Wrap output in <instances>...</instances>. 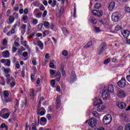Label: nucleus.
<instances>
[{
  "label": "nucleus",
  "instance_id": "obj_40",
  "mask_svg": "<svg viewBox=\"0 0 130 130\" xmlns=\"http://www.w3.org/2000/svg\"><path fill=\"white\" fill-rule=\"evenodd\" d=\"M0 128H6V129L7 130L8 129V126H7V125H6L5 123H3L1 125Z\"/></svg>",
  "mask_w": 130,
  "mask_h": 130
},
{
  "label": "nucleus",
  "instance_id": "obj_18",
  "mask_svg": "<svg viewBox=\"0 0 130 130\" xmlns=\"http://www.w3.org/2000/svg\"><path fill=\"white\" fill-rule=\"evenodd\" d=\"M10 114H11V112L9 111L7 113H6L3 114L1 116V117H2V118H4V119H8V118H9V117H10Z\"/></svg>",
  "mask_w": 130,
  "mask_h": 130
},
{
  "label": "nucleus",
  "instance_id": "obj_30",
  "mask_svg": "<svg viewBox=\"0 0 130 130\" xmlns=\"http://www.w3.org/2000/svg\"><path fill=\"white\" fill-rule=\"evenodd\" d=\"M11 80L12 82L10 83V87L13 88L14 86H16V82H15V78H14L13 77H11Z\"/></svg>",
  "mask_w": 130,
  "mask_h": 130
},
{
  "label": "nucleus",
  "instance_id": "obj_19",
  "mask_svg": "<svg viewBox=\"0 0 130 130\" xmlns=\"http://www.w3.org/2000/svg\"><path fill=\"white\" fill-rule=\"evenodd\" d=\"M107 91L110 93H113L114 92V87H113L112 84L109 85Z\"/></svg>",
  "mask_w": 130,
  "mask_h": 130
},
{
  "label": "nucleus",
  "instance_id": "obj_29",
  "mask_svg": "<svg viewBox=\"0 0 130 130\" xmlns=\"http://www.w3.org/2000/svg\"><path fill=\"white\" fill-rule=\"evenodd\" d=\"M94 43L92 41H89L87 45L84 46V48H89V47H91L92 45H93Z\"/></svg>",
  "mask_w": 130,
  "mask_h": 130
},
{
  "label": "nucleus",
  "instance_id": "obj_47",
  "mask_svg": "<svg viewBox=\"0 0 130 130\" xmlns=\"http://www.w3.org/2000/svg\"><path fill=\"white\" fill-rule=\"evenodd\" d=\"M41 120L43 122H44L45 123H46L47 122V120H46V118L44 117H42L41 118Z\"/></svg>",
  "mask_w": 130,
  "mask_h": 130
},
{
  "label": "nucleus",
  "instance_id": "obj_48",
  "mask_svg": "<svg viewBox=\"0 0 130 130\" xmlns=\"http://www.w3.org/2000/svg\"><path fill=\"white\" fill-rule=\"evenodd\" d=\"M125 130H130V123L125 125Z\"/></svg>",
  "mask_w": 130,
  "mask_h": 130
},
{
  "label": "nucleus",
  "instance_id": "obj_22",
  "mask_svg": "<svg viewBox=\"0 0 130 130\" xmlns=\"http://www.w3.org/2000/svg\"><path fill=\"white\" fill-rule=\"evenodd\" d=\"M9 111H10V110H9L8 108L2 109L0 111V116H2L4 113L9 112Z\"/></svg>",
  "mask_w": 130,
  "mask_h": 130
},
{
  "label": "nucleus",
  "instance_id": "obj_62",
  "mask_svg": "<svg viewBox=\"0 0 130 130\" xmlns=\"http://www.w3.org/2000/svg\"><path fill=\"white\" fill-rule=\"evenodd\" d=\"M112 62H118V60L116 59V58H113L112 59Z\"/></svg>",
  "mask_w": 130,
  "mask_h": 130
},
{
  "label": "nucleus",
  "instance_id": "obj_25",
  "mask_svg": "<svg viewBox=\"0 0 130 130\" xmlns=\"http://www.w3.org/2000/svg\"><path fill=\"white\" fill-rule=\"evenodd\" d=\"M29 92H30V96L31 97H35V96H36L37 95L36 92H35V90H34V89L31 88L29 90Z\"/></svg>",
  "mask_w": 130,
  "mask_h": 130
},
{
  "label": "nucleus",
  "instance_id": "obj_50",
  "mask_svg": "<svg viewBox=\"0 0 130 130\" xmlns=\"http://www.w3.org/2000/svg\"><path fill=\"white\" fill-rule=\"evenodd\" d=\"M18 107H19V102L18 101H17V102H16V104H15V107H14V108H15V112H16V111H17V109L18 108Z\"/></svg>",
  "mask_w": 130,
  "mask_h": 130
},
{
  "label": "nucleus",
  "instance_id": "obj_3",
  "mask_svg": "<svg viewBox=\"0 0 130 130\" xmlns=\"http://www.w3.org/2000/svg\"><path fill=\"white\" fill-rule=\"evenodd\" d=\"M111 120H112V116L110 114L105 115L103 118V122L105 125L110 124L111 123Z\"/></svg>",
  "mask_w": 130,
  "mask_h": 130
},
{
  "label": "nucleus",
  "instance_id": "obj_44",
  "mask_svg": "<svg viewBox=\"0 0 130 130\" xmlns=\"http://www.w3.org/2000/svg\"><path fill=\"white\" fill-rule=\"evenodd\" d=\"M3 70H4V72H5L6 74H9V73H10V72L11 71V69H6L5 68H3Z\"/></svg>",
  "mask_w": 130,
  "mask_h": 130
},
{
  "label": "nucleus",
  "instance_id": "obj_24",
  "mask_svg": "<svg viewBox=\"0 0 130 130\" xmlns=\"http://www.w3.org/2000/svg\"><path fill=\"white\" fill-rule=\"evenodd\" d=\"M122 117L123 118V119H124V121L125 122H129L130 120L127 117V115L126 114H122Z\"/></svg>",
  "mask_w": 130,
  "mask_h": 130
},
{
  "label": "nucleus",
  "instance_id": "obj_59",
  "mask_svg": "<svg viewBox=\"0 0 130 130\" xmlns=\"http://www.w3.org/2000/svg\"><path fill=\"white\" fill-rule=\"evenodd\" d=\"M13 53H15L16 51H17V48L16 47H13L12 48Z\"/></svg>",
  "mask_w": 130,
  "mask_h": 130
},
{
  "label": "nucleus",
  "instance_id": "obj_57",
  "mask_svg": "<svg viewBox=\"0 0 130 130\" xmlns=\"http://www.w3.org/2000/svg\"><path fill=\"white\" fill-rule=\"evenodd\" d=\"M79 40L80 42H84V41H85V38H84V37H80L79 38Z\"/></svg>",
  "mask_w": 130,
  "mask_h": 130
},
{
  "label": "nucleus",
  "instance_id": "obj_36",
  "mask_svg": "<svg viewBox=\"0 0 130 130\" xmlns=\"http://www.w3.org/2000/svg\"><path fill=\"white\" fill-rule=\"evenodd\" d=\"M1 80L0 81V83L1 84V85H2L3 86H5L6 85V82L5 81V79L3 78V77H2L1 78Z\"/></svg>",
  "mask_w": 130,
  "mask_h": 130
},
{
  "label": "nucleus",
  "instance_id": "obj_14",
  "mask_svg": "<svg viewBox=\"0 0 130 130\" xmlns=\"http://www.w3.org/2000/svg\"><path fill=\"white\" fill-rule=\"evenodd\" d=\"M117 106L119 107V108H120V109H124V108H125V107H126V105L123 102H118L117 103Z\"/></svg>",
  "mask_w": 130,
  "mask_h": 130
},
{
  "label": "nucleus",
  "instance_id": "obj_46",
  "mask_svg": "<svg viewBox=\"0 0 130 130\" xmlns=\"http://www.w3.org/2000/svg\"><path fill=\"white\" fill-rule=\"evenodd\" d=\"M56 77H58L59 78H57V81H59V80L60 79V77H61V74H60V72H57L56 74Z\"/></svg>",
  "mask_w": 130,
  "mask_h": 130
},
{
  "label": "nucleus",
  "instance_id": "obj_6",
  "mask_svg": "<svg viewBox=\"0 0 130 130\" xmlns=\"http://www.w3.org/2000/svg\"><path fill=\"white\" fill-rule=\"evenodd\" d=\"M88 122L89 125L91 127H94L97 124V120L95 118H91L89 120L85 121V123Z\"/></svg>",
  "mask_w": 130,
  "mask_h": 130
},
{
  "label": "nucleus",
  "instance_id": "obj_38",
  "mask_svg": "<svg viewBox=\"0 0 130 130\" xmlns=\"http://www.w3.org/2000/svg\"><path fill=\"white\" fill-rule=\"evenodd\" d=\"M53 62H54V60H53L50 62L49 67L51 69H54V63Z\"/></svg>",
  "mask_w": 130,
  "mask_h": 130
},
{
  "label": "nucleus",
  "instance_id": "obj_55",
  "mask_svg": "<svg viewBox=\"0 0 130 130\" xmlns=\"http://www.w3.org/2000/svg\"><path fill=\"white\" fill-rule=\"evenodd\" d=\"M109 62H110V58L106 59L104 61L105 64H107L108 63H109Z\"/></svg>",
  "mask_w": 130,
  "mask_h": 130
},
{
  "label": "nucleus",
  "instance_id": "obj_21",
  "mask_svg": "<svg viewBox=\"0 0 130 130\" xmlns=\"http://www.w3.org/2000/svg\"><path fill=\"white\" fill-rule=\"evenodd\" d=\"M30 23L33 26H36L38 24V19L35 18H32L30 20Z\"/></svg>",
  "mask_w": 130,
  "mask_h": 130
},
{
  "label": "nucleus",
  "instance_id": "obj_35",
  "mask_svg": "<svg viewBox=\"0 0 130 130\" xmlns=\"http://www.w3.org/2000/svg\"><path fill=\"white\" fill-rule=\"evenodd\" d=\"M100 8H101V4H100V3H96L95 5H94V9H100Z\"/></svg>",
  "mask_w": 130,
  "mask_h": 130
},
{
  "label": "nucleus",
  "instance_id": "obj_34",
  "mask_svg": "<svg viewBox=\"0 0 130 130\" xmlns=\"http://www.w3.org/2000/svg\"><path fill=\"white\" fill-rule=\"evenodd\" d=\"M4 98H7V97H9V95H10V93H9V91L8 90H5L4 91Z\"/></svg>",
  "mask_w": 130,
  "mask_h": 130
},
{
  "label": "nucleus",
  "instance_id": "obj_49",
  "mask_svg": "<svg viewBox=\"0 0 130 130\" xmlns=\"http://www.w3.org/2000/svg\"><path fill=\"white\" fill-rule=\"evenodd\" d=\"M12 82V77H11V79L7 78L6 79V83L7 85H10V82Z\"/></svg>",
  "mask_w": 130,
  "mask_h": 130
},
{
  "label": "nucleus",
  "instance_id": "obj_9",
  "mask_svg": "<svg viewBox=\"0 0 130 130\" xmlns=\"http://www.w3.org/2000/svg\"><path fill=\"white\" fill-rule=\"evenodd\" d=\"M125 85V79L124 77H122L121 79L118 82V85L121 88H124Z\"/></svg>",
  "mask_w": 130,
  "mask_h": 130
},
{
  "label": "nucleus",
  "instance_id": "obj_37",
  "mask_svg": "<svg viewBox=\"0 0 130 130\" xmlns=\"http://www.w3.org/2000/svg\"><path fill=\"white\" fill-rule=\"evenodd\" d=\"M125 11L127 13H130V7L128 5L125 6Z\"/></svg>",
  "mask_w": 130,
  "mask_h": 130
},
{
  "label": "nucleus",
  "instance_id": "obj_10",
  "mask_svg": "<svg viewBox=\"0 0 130 130\" xmlns=\"http://www.w3.org/2000/svg\"><path fill=\"white\" fill-rule=\"evenodd\" d=\"M117 95L120 98H124L125 97V92L122 90H118L117 91Z\"/></svg>",
  "mask_w": 130,
  "mask_h": 130
},
{
  "label": "nucleus",
  "instance_id": "obj_64",
  "mask_svg": "<svg viewBox=\"0 0 130 130\" xmlns=\"http://www.w3.org/2000/svg\"><path fill=\"white\" fill-rule=\"evenodd\" d=\"M95 130H105V129L103 127H101L95 129Z\"/></svg>",
  "mask_w": 130,
  "mask_h": 130
},
{
  "label": "nucleus",
  "instance_id": "obj_12",
  "mask_svg": "<svg viewBox=\"0 0 130 130\" xmlns=\"http://www.w3.org/2000/svg\"><path fill=\"white\" fill-rule=\"evenodd\" d=\"M56 109H59L60 108V106H61V101L60 100V96H57V99L56 100Z\"/></svg>",
  "mask_w": 130,
  "mask_h": 130
},
{
  "label": "nucleus",
  "instance_id": "obj_32",
  "mask_svg": "<svg viewBox=\"0 0 130 130\" xmlns=\"http://www.w3.org/2000/svg\"><path fill=\"white\" fill-rule=\"evenodd\" d=\"M26 24H22L21 25V28L23 30V31H22V33L23 35H24L25 33H26Z\"/></svg>",
  "mask_w": 130,
  "mask_h": 130
},
{
  "label": "nucleus",
  "instance_id": "obj_58",
  "mask_svg": "<svg viewBox=\"0 0 130 130\" xmlns=\"http://www.w3.org/2000/svg\"><path fill=\"white\" fill-rule=\"evenodd\" d=\"M6 66L10 67L11 66V61L9 59H7Z\"/></svg>",
  "mask_w": 130,
  "mask_h": 130
},
{
  "label": "nucleus",
  "instance_id": "obj_28",
  "mask_svg": "<svg viewBox=\"0 0 130 130\" xmlns=\"http://www.w3.org/2000/svg\"><path fill=\"white\" fill-rule=\"evenodd\" d=\"M38 46L40 47L41 50H43V46H44V44L41 41H39L38 42Z\"/></svg>",
  "mask_w": 130,
  "mask_h": 130
},
{
  "label": "nucleus",
  "instance_id": "obj_26",
  "mask_svg": "<svg viewBox=\"0 0 130 130\" xmlns=\"http://www.w3.org/2000/svg\"><path fill=\"white\" fill-rule=\"evenodd\" d=\"M64 67L63 66L61 65V66L60 68L61 74L63 76V77H67V74H66V71H64Z\"/></svg>",
  "mask_w": 130,
  "mask_h": 130
},
{
  "label": "nucleus",
  "instance_id": "obj_56",
  "mask_svg": "<svg viewBox=\"0 0 130 130\" xmlns=\"http://www.w3.org/2000/svg\"><path fill=\"white\" fill-rule=\"evenodd\" d=\"M3 44L4 46H6L8 44V41L6 39H4L3 42Z\"/></svg>",
  "mask_w": 130,
  "mask_h": 130
},
{
  "label": "nucleus",
  "instance_id": "obj_17",
  "mask_svg": "<svg viewBox=\"0 0 130 130\" xmlns=\"http://www.w3.org/2000/svg\"><path fill=\"white\" fill-rule=\"evenodd\" d=\"M89 22L91 23L93 25H96V24H97V20L92 16L89 18Z\"/></svg>",
  "mask_w": 130,
  "mask_h": 130
},
{
  "label": "nucleus",
  "instance_id": "obj_52",
  "mask_svg": "<svg viewBox=\"0 0 130 130\" xmlns=\"http://www.w3.org/2000/svg\"><path fill=\"white\" fill-rule=\"evenodd\" d=\"M55 73H56V71L53 70H50V75H51V76H52V75H54V74H55Z\"/></svg>",
  "mask_w": 130,
  "mask_h": 130
},
{
  "label": "nucleus",
  "instance_id": "obj_53",
  "mask_svg": "<svg viewBox=\"0 0 130 130\" xmlns=\"http://www.w3.org/2000/svg\"><path fill=\"white\" fill-rule=\"evenodd\" d=\"M94 31H95V32H96V33H99V32H100V31H101L100 28L95 27L94 28Z\"/></svg>",
  "mask_w": 130,
  "mask_h": 130
},
{
  "label": "nucleus",
  "instance_id": "obj_2",
  "mask_svg": "<svg viewBox=\"0 0 130 130\" xmlns=\"http://www.w3.org/2000/svg\"><path fill=\"white\" fill-rule=\"evenodd\" d=\"M44 100V99L41 98L39 100V103H38V115H41L42 116V115H44L45 114V109L43 107H41V103L42 101Z\"/></svg>",
  "mask_w": 130,
  "mask_h": 130
},
{
  "label": "nucleus",
  "instance_id": "obj_60",
  "mask_svg": "<svg viewBox=\"0 0 130 130\" xmlns=\"http://www.w3.org/2000/svg\"><path fill=\"white\" fill-rule=\"evenodd\" d=\"M12 16H13V17H15V19H18L19 18V16L16 13H14Z\"/></svg>",
  "mask_w": 130,
  "mask_h": 130
},
{
  "label": "nucleus",
  "instance_id": "obj_33",
  "mask_svg": "<svg viewBox=\"0 0 130 130\" xmlns=\"http://www.w3.org/2000/svg\"><path fill=\"white\" fill-rule=\"evenodd\" d=\"M101 24H103V25H107L108 24V21L107 19H103L100 21Z\"/></svg>",
  "mask_w": 130,
  "mask_h": 130
},
{
  "label": "nucleus",
  "instance_id": "obj_51",
  "mask_svg": "<svg viewBox=\"0 0 130 130\" xmlns=\"http://www.w3.org/2000/svg\"><path fill=\"white\" fill-rule=\"evenodd\" d=\"M23 13L25 15H28V13H29V9L28 8H26L23 10Z\"/></svg>",
  "mask_w": 130,
  "mask_h": 130
},
{
  "label": "nucleus",
  "instance_id": "obj_13",
  "mask_svg": "<svg viewBox=\"0 0 130 130\" xmlns=\"http://www.w3.org/2000/svg\"><path fill=\"white\" fill-rule=\"evenodd\" d=\"M121 34L124 38H127L128 36H129L130 32L128 30H121Z\"/></svg>",
  "mask_w": 130,
  "mask_h": 130
},
{
  "label": "nucleus",
  "instance_id": "obj_11",
  "mask_svg": "<svg viewBox=\"0 0 130 130\" xmlns=\"http://www.w3.org/2000/svg\"><path fill=\"white\" fill-rule=\"evenodd\" d=\"M62 14H63V8L62 7H60L57 10L56 16L58 18H59V17L62 16Z\"/></svg>",
  "mask_w": 130,
  "mask_h": 130
},
{
  "label": "nucleus",
  "instance_id": "obj_7",
  "mask_svg": "<svg viewBox=\"0 0 130 130\" xmlns=\"http://www.w3.org/2000/svg\"><path fill=\"white\" fill-rule=\"evenodd\" d=\"M76 80H77V75H76V73H75V71H72L71 73L69 82L71 84H73V83H74Z\"/></svg>",
  "mask_w": 130,
  "mask_h": 130
},
{
  "label": "nucleus",
  "instance_id": "obj_5",
  "mask_svg": "<svg viewBox=\"0 0 130 130\" xmlns=\"http://www.w3.org/2000/svg\"><path fill=\"white\" fill-rule=\"evenodd\" d=\"M120 17H121V15H120L118 12L113 13L111 17L112 21L113 22H118L119 19H120Z\"/></svg>",
  "mask_w": 130,
  "mask_h": 130
},
{
  "label": "nucleus",
  "instance_id": "obj_16",
  "mask_svg": "<svg viewBox=\"0 0 130 130\" xmlns=\"http://www.w3.org/2000/svg\"><path fill=\"white\" fill-rule=\"evenodd\" d=\"M114 8H115V2H112L110 3L109 6L108 7V10L109 11H112Z\"/></svg>",
  "mask_w": 130,
  "mask_h": 130
},
{
  "label": "nucleus",
  "instance_id": "obj_54",
  "mask_svg": "<svg viewBox=\"0 0 130 130\" xmlns=\"http://www.w3.org/2000/svg\"><path fill=\"white\" fill-rule=\"evenodd\" d=\"M96 109H97L98 111H99L100 112H101V111H102V107L100 105H99L97 107Z\"/></svg>",
  "mask_w": 130,
  "mask_h": 130
},
{
  "label": "nucleus",
  "instance_id": "obj_45",
  "mask_svg": "<svg viewBox=\"0 0 130 130\" xmlns=\"http://www.w3.org/2000/svg\"><path fill=\"white\" fill-rule=\"evenodd\" d=\"M119 30H121V26L117 25L115 28V31H119Z\"/></svg>",
  "mask_w": 130,
  "mask_h": 130
},
{
  "label": "nucleus",
  "instance_id": "obj_1",
  "mask_svg": "<svg viewBox=\"0 0 130 130\" xmlns=\"http://www.w3.org/2000/svg\"><path fill=\"white\" fill-rule=\"evenodd\" d=\"M101 89L103 90V92L102 94V97L103 99L104 100H107L109 97H110V95L109 94V92L107 90H106V86L104 84H102L101 85Z\"/></svg>",
  "mask_w": 130,
  "mask_h": 130
},
{
  "label": "nucleus",
  "instance_id": "obj_31",
  "mask_svg": "<svg viewBox=\"0 0 130 130\" xmlns=\"http://www.w3.org/2000/svg\"><path fill=\"white\" fill-rule=\"evenodd\" d=\"M44 26L46 29H49L50 27V24L48 21L44 22Z\"/></svg>",
  "mask_w": 130,
  "mask_h": 130
},
{
  "label": "nucleus",
  "instance_id": "obj_15",
  "mask_svg": "<svg viewBox=\"0 0 130 130\" xmlns=\"http://www.w3.org/2000/svg\"><path fill=\"white\" fill-rule=\"evenodd\" d=\"M94 105V106H97V105H99V104H103V102L100 99H98L97 98H95L93 100Z\"/></svg>",
  "mask_w": 130,
  "mask_h": 130
},
{
  "label": "nucleus",
  "instance_id": "obj_23",
  "mask_svg": "<svg viewBox=\"0 0 130 130\" xmlns=\"http://www.w3.org/2000/svg\"><path fill=\"white\" fill-rule=\"evenodd\" d=\"M48 4L51 5L52 8H54L56 6V0H49Z\"/></svg>",
  "mask_w": 130,
  "mask_h": 130
},
{
  "label": "nucleus",
  "instance_id": "obj_27",
  "mask_svg": "<svg viewBox=\"0 0 130 130\" xmlns=\"http://www.w3.org/2000/svg\"><path fill=\"white\" fill-rule=\"evenodd\" d=\"M2 56L5 58H7L10 56V53L8 51H4L2 53Z\"/></svg>",
  "mask_w": 130,
  "mask_h": 130
},
{
  "label": "nucleus",
  "instance_id": "obj_41",
  "mask_svg": "<svg viewBox=\"0 0 130 130\" xmlns=\"http://www.w3.org/2000/svg\"><path fill=\"white\" fill-rule=\"evenodd\" d=\"M27 32H28V33H31V24H30V23L27 24Z\"/></svg>",
  "mask_w": 130,
  "mask_h": 130
},
{
  "label": "nucleus",
  "instance_id": "obj_42",
  "mask_svg": "<svg viewBox=\"0 0 130 130\" xmlns=\"http://www.w3.org/2000/svg\"><path fill=\"white\" fill-rule=\"evenodd\" d=\"M92 114L93 116H95V117H99V114H98L96 111H93L92 112Z\"/></svg>",
  "mask_w": 130,
  "mask_h": 130
},
{
  "label": "nucleus",
  "instance_id": "obj_20",
  "mask_svg": "<svg viewBox=\"0 0 130 130\" xmlns=\"http://www.w3.org/2000/svg\"><path fill=\"white\" fill-rule=\"evenodd\" d=\"M14 21H15V18L13 16H10L9 17V20L7 21V24L11 25V24H13L14 23Z\"/></svg>",
  "mask_w": 130,
  "mask_h": 130
},
{
  "label": "nucleus",
  "instance_id": "obj_63",
  "mask_svg": "<svg viewBox=\"0 0 130 130\" xmlns=\"http://www.w3.org/2000/svg\"><path fill=\"white\" fill-rule=\"evenodd\" d=\"M51 84L52 85V86L53 87L54 85H55V80H52L51 81Z\"/></svg>",
  "mask_w": 130,
  "mask_h": 130
},
{
  "label": "nucleus",
  "instance_id": "obj_4",
  "mask_svg": "<svg viewBox=\"0 0 130 130\" xmlns=\"http://www.w3.org/2000/svg\"><path fill=\"white\" fill-rule=\"evenodd\" d=\"M106 46L107 45L105 43H102L101 44L99 48L98 49V52L100 55L102 54V53H103V52L106 50Z\"/></svg>",
  "mask_w": 130,
  "mask_h": 130
},
{
  "label": "nucleus",
  "instance_id": "obj_43",
  "mask_svg": "<svg viewBox=\"0 0 130 130\" xmlns=\"http://www.w3.org/2000/svg\"><path fill=\"white\" fill-rule=\"evenodd\" d=\"M68 52L67 50H64L62 52V55L64 56H68Z\"/></svg>",
  "mask_w": 130,
  "mask_h": 130
},
{
  "label": "nucleus",
  "instance_id": "obj_61",
  "mask_svg": "<svg viewBox=\"0 0 130 130\" xmlns=\"http://www.w3.org/2000/svg\"><path fill=\"white\" fill-rule=\"evenodd\" d=\"M46 15H47V11L45 10L44 11V13L42 15V17L43 18H45V17H46Z\"/></svg>",
  "mask_w": 130,
  "mask_h": 130
},
{
  "label": "nucleus",
  "instance_id": "obj_8",
  "mask_svg": "<svg viewBox=\"0 0 130 130\" xmlns=\"http://www.w3.org/2000/svg\"><path fill=\"white\" fill-rule=\"evenodd\" d=\"M92 14L95 17H102L103 12L101 10H93L92 11Z\"/></svg>",
  "mask_w": 130,
  "mask_h": 130
},
{
  "label": "nucleus",
  "instance_id": "obj_39",
  "mask_svg": "<svg viewBox=\"0 0 130 130\" xmlns=\"http://www.w3.org/2000/svg\"><path fill=\"white\" fill-rule=\"evenodd\" d=\"M11 34H15V29L14 28H12L11 31L7 33V36H10Z\"/></svg>",
  "mask_w": 130,
  "mask_h": 130
}]
</instances>
